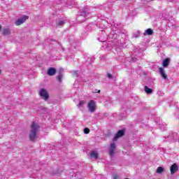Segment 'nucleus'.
Instances as JSON below:
<instances>
[{
	"instance_id": "obj_25",
	"label": "nucleus",
	"mask_w": 179,
	"mask_h": 179,
	"mask_svg": "<svg viewBox=\"0 0 179 179\" xmlns=\"http://www.w3.org/2000/svg\"><path fill=\"white\" fill-rule=\"evenodd\" d=\"M90 132V129L89 128L85 127V128L84 129V134H89Z\"/></svg>"
},
{
	"instance_id": "obj_30",
	"label": "nucleus",
	"mask_w": 179,
	"mask_h": 179,
	"mask_svg": "<svg viewBox=\"0 0 179 179\" xmlns=\"http://www.w3.org/2000/svg\"><path fill=\"white\" fill-rule=\"evenodd\" d=\"M107 76H108V78H109V79H113V75H111L110 73H108L107 74Z\"/></svg>"
},
{
	"instance_id": "obj_21",
	"label": "nucleus",
	"mask_w": 179,
	"mask_h": 179,
	"mask_svg": "<svg viewBox=\"0 0 179 179\" xmlns=\"http://www.w3.org/2000/svg\"><path fill=\"white\" fill-rule=\"evenodd\" d=\"M69 41L70 44H71V45H75V44H76V43H77V41H75V39H73V38H69Z\"/></svg>"
},
{
	"instance_id": "obj_5",
	"label": "nucleus",
	"mask_w": 179,
	"mask_h": 179,
	"mask_svg": "<svg viewBox=\"0 0 179 179\" xmlns=\"http://www.w3.org/2000/svg\"><path fill=\"white\" fill-rule=\"evenodd\" d=\"M90 14V10H89V7L85 6L83 8L81 12L79 13V16H83L84 17H86V16H89Z\"/></svg>"
},
{
	"instance_id": "obj_34",
	"label": "nucleus",
	"mask_w": 179,
	"mask_h": 179,
	"mask_svg": "<svg viewBox=\"0 0 179 179\" xmlns=\"http://www.w3.org/2000/svg\"><path fill=\"white\" fill-rule=\"evenodd\" d=\"M101 34H102V36H107L106 34V31H101Z\"/></svg>"
},
{
	"instance_id": "obj_35",
	"label": "nucleus",
	"mask_w": 179,
	"mask_h": 179,
	"mask_svg": "<svg viewBox=\"0 0 179 179\" xmlns=\"http://www.w3.org/2000/svg\"><path fill=\"white\" fill-rule=\"evenodd\" d=\"M176 9H178V10L179 11V5L176 6Z\"/></svg>"
},
{
	"instance_id": "obj_37",
	"label": "nucleus",
	"mask_w": 179,
	"mask_h": 179,
	"mask_svg": "<svg viewBox=\"0 0 179 179\" xmlns=\"http://www.w3.org/2000/svg\"><path fill=\"white\" fill-rule=\"evenodd\" d=\"M120 117H122V120H123V119H124V117H122V115H120Z\"/></svg>"
},
{
	"instance_id": "obj_23",
	"label": "nucleus",
	"mask_w": 179,
	"mask_h": 179,
	"mask_svg": "<svg viewBox=\"0 0 179 179\" xmlns=\"http://www.w3.org/2000/svg\"><path fill=\"white\" fill-rule=\"evenodd\" d=\"M152 85H155V82H153V80H149L148 81V86H152Z\"/></svg>"
},
{
	"instance_id": "obj_17",
	"label": "nucleus",
	"mask_w": 179,
	"mask_h": 179,
	"mask_svg": "<svg viewBox=\"0 0 179 179\" xmlns=\"http://www.w3.org/2000/svg\"><path fill=\"white\" fill-rule=\"evenodd\" d=\"M159 128H160V129H162V131H166V129H167V127L166 124L164 123L162 124H158Z\"/></svg>"
},
{
	"instance_id": "obj_33",
	"label": "nucleus",
	"mask_w": 179,
	"mask_h": 179,
	"mask_svg": "<svg viewBox=\"0 0 179 179\" xmlns=\"http://www.w3.org/2000/svg\"><path fill=\"white\" fill-rule=\"evenodd\" d=\"M168 2H172L173 3H176V0H167Z\"/></svg>"
},
{
	"instance_id": "obj_8",
	"label": "nucleus",
	"mask_w": 179,
	"mask_h": 179,
	"mask_svg": "<svg viewBox=\"0 0 179 179\" xmlns=\"http://www.w3.org/2000/svg\"><path fill=\"white\" fill-rule=\"evenodd\" d=\"M115 149H117V146L115 145V143H112L110 144V148H109V155L110 156H113L115 155Z\"/></svg>"
},
{
	"instance_id": "obj_20",
	"label": "nucleus",
	"mask_w": 179,
	"mask_h": 179,
	"mask_svg": "<svg viewBox=\"0 0 179 179\" xmlns=\"http://www.w3.org/2000/svg\"><path fill=\"white\" fill-rule=\"evenodd\" d=\"M141 36V32L139 31H136L133 34V38H138Z\"/></svg>"
},
{
	"instance_id": "obj_24",
	"label": "nucleus",
	"mask_w": 179,
	"mask_h": 179,
	"mask_svg": "<svg viewBox=\"0 0 179 179\" xmlns=\"http://www.w3.org/2000/svg\"><path fill=\"white\" fill-rule=\"evenodd\" d=\"M136 61H138V57H131V62H136Z\"/></svg>"
},
{
	"instance_id": "obj_3",
	"label": "nucleus",
	"mask_w": 179,
	"mask_h": 179,
	"mask_svg": "<svg viewBox=\"0 0 179 179\" xmlns=\"http://www.w3.org/2000/svg\"><path fill=\"white\" fill-rule=\"evenodd\" d=\"M167 142H177L178 141V134L177 133H172L166 137Z\"/></svg>"
},
{
	"instance_id": "obj_10",
	"label": "nucleus",
	"mask_w": 179,
	"mask_h": 179,
	"mask_svg": "<svg viewBox=\"0 0 179 179\" xmlns=\"http://www.w3.org/2000/svg\"><path fill=\"white\" fill-rule=\"evenodd\" d=\"M57 73V69L54 67H50L47 71V75L54 76Z\"/></svg>"
},
{
	"instance_id": "obj_6",
	"label": "nucleus",
	"mask_w": 179,
	"mask_h": 179,
	"mask_svg": "<svg viewBox=\"0 0 179 179\" xmlns=\"http://www.w3.org/2000/svg\"><path fill=\"white\" fill-rule=\"evenodd\" d=\"M29 19V16L27 15H24L22 17L19 18L18 20L15 21V24L16 26H20V24H23L26 20Z\"/></svg>"
},
{
	"instance_id": "obj_27",
	"label": "nucleus",
	"mask_w": 179,
	"mask_h": 179,
	"mask_svg": "<svg viewBox=\"0 0 179 179\" xmlns=\"http://www.w3.org/2000/svg\"><path fill=\"white\" fill-rule=\"evenodd\" d=\"M99 41H101L102 43H104V41H106V38L101 37V38H98Z\"/></svg>"
},
{
	"instance_id": "obj_11",
	"label": "nucleus",
	"mask_w": 179,
	"mask_h": 179,
	"mask_svg": "<svg viewBox=\"0 0 179 179\" xmlns=\"http://www.w3.org/2000/svg\"><path fill=\"white\" fill-rule=\"evenodd\" d=\"M159 75H161L162 78L166 80L167 79V74H166V71H164V69L159 67Z\"/></svg>"
},
{
	"instance_id": "obj_22",
	"label": "nucleus",
	"mask_w": 179,
	"mask_h": 179,
	"mask_svg": "<svg viewBox=\"0 0 179 179\" xmlns=\"http://www.w3.org/2000/svg\"><path fill=\"white\" fill-rule=\"evenodd\" d=\"M58 26H64V24H65V21L64 20H59V22H57Z\"/></svg>"
},
{
	"instance_id": "obj_40",
	"label": "nucleus",
	"mask_w": 179,
	"mask_h": 179,
	"mask_svg": "<svg viewBox=\"0 0 179 179\" xmlns=\"http://www.w3.org/2000/svg\"><path fill=\"white\" fill-rule=\"evenodd\" d=\"M98 93H100V90L98 91Z\"/></svg>"
},
{
	"instance_id": "obj_7",
	"label": "nucleus",
	"mask_w": 179,
	"mask_h": 179,
	"mask_svg": "<svg viewBox=\"0 0 179 179\" xmlns=\"http://www.w3.org/2000/svg\"><path fill=\"white\" fill-rule=\"evenodd\" d=\"M125 135V131L123 129L119 130L117 134H115V137L113 138V141H117L119 138L124 136Z\"/></svg>"
},
{
	"instance_id": "obj_36",
	"label": "nucleus",
	"mask_w": 179,
	"mask_h": 179,
	"mask_svg": "<svg viewBox=\"0 0 179 179\" xmlns=\"http://www.w3.org/2000/svg\"><path fill=\"white\" fill-rule=\"evenodd\" d=\"M112 26H115V24L113 22Z\"/></svg>"
},
{
	"instance_id": "obj_16",
	"label": "nucleus",
	"mask_w": 179,
	"mask_h": 179,
	"mask_svg": "<svg viewBox=\"0 0 179 179\" xmlns=\"http://www.w3.org/2000/svg\"><path fill=\"white\" fill-rule=\"evenodd\" d=\"M145 92L147 93V94H152V93H153V90H152V88H149L148 86H145Z\"/></svg>"
},
{
	"instance_id": "obj_2",
	"label": "nucleus",
	"mask_w": 179,
	"mask_h": 179,
	"mask_svg": "<svg viewBox=\"0 0 179 179\" xmlns=\"http://www.w3.org/2000/svg\"><path fill=\"white\" fill-rule=\"evenodd\" d=\"M39 95L41 96V99L47 101L50 99V94L47 92V90L42 88L39 92Z\"/></svg>"
},
{
	"instance_id": "obj_19",
	"label": "nucleus",
	"mask_w": 179,
	"mask_h": 179,
	"mask_svg": "<svg viewBox=\"0 0 179 179\" xmlns=\"http://www.w3.org/2000/svg\"><path fill=\"white\" fill-rule=\"evenodd\" d=\"M163 171H164V168H163L162 166H159L157 169L156 173H157V174H162V173H163Z\"/></svg>"
},
{
	"instance_id": "obj_28",
	"label": "nucleus",
	"mask_w": 179,
	"mask_h": 179,
	"mask_svg": "<svg viewBox=\"0 0 179 179\" xmlns=\"http://www.w3.org/2000/svg\"><path fill=\"white\" fill-rule=\"evenodd\" d=\"M74 76L77 78L79 76V71H74Z\"/></svg>"
},
{
	"instance_id": "obj_26",
	"label": "nucleus",
	"mask_w": 179,
	"mask_h": 179,
	"mask_svg": "<svg viewBox=\"0 0 179 179\" xmlns=\"http://www.w3.org/2000/svg\"><path fill=\"white\" fill-rule=\"evenodd\" d=\"M83 104H85V101H80L78 107H83Z\"/></svg>"
},
{
	"instance_id": "obj_39",
	"label": "nucleus",
	"mask_w": 179,
	"mask_h": 179,
	"mask_svg": "<svg viewBox=\"0 0 179 179\" xmlns=\"http://www.w3.org/2000/svg\"><path fill=\"white\" fill-rule=\"evenodd\" d=\"M1 73H2V71L1 70H0V75H1Z\"/></svg>"
},
{
	"instance_id": "obj_12",
	"label": "nucleus",
	"mask_w": 179,
	"mask_h": 179,
	"mask_svg": "<svg viewBox=\"0 0 179 179\" xmlns=\"http://www.w3.org/2000/svg\"><path fill=\"white\" fill-rule=\"evenodd\" d=\"M153 29L148 28L146 29L143 34L144 36H152L153 35Z\"/></svg>"
},
{
	"instance_id": "obj_13",
	"label": "nucleus",
	"mask_w": 179,
	"mask_h": 179,
	"mask_svg": "<svg viewBox=\"0 0 179 179\" xmlns=\"http://www.w3.org/2000/svg\"><path fill=\"white\" fill-rule=\"evenodd\" d=\"M63 78H64V74H62L60 71L59 72L58 76L56 77V79L57 80H58L59 83H62Z\"/></svg>"
},
{
	"instance_id": "obj_38",
	"label": "nucleus",
	"mask_w": 179,
	"mask_h": 179,
	"mask_svg": "<svg viewBox=\"0 0 179 179\" xmlns=\"http://www.w3.org/2000/svg\"><path fill=\"white\" fill-rule=\"evenodd\" d=\"M81 22H86V19H85V20H83V21H81Z\"/></svg>"
},
{
	"instance_id": "obj_15",
	"label": "nucleus",
	"mask_w": 179,
	"mask_h": 179,
	"mask_svg": "<svg viewBox=\"0 0 179 179\" xmlns=\"http://www.w3.org/2000/svg\"><path fill=\"white\" fill-rule=\"evenodd\" d=\"M3 36H9V34H10V29L4 28L3 29Z\"/></svg>"
},
{
	"instance_id": "obj_1",
	"label": "nucleus",
	"mask_w": 179,
	"mask_h": 179,
	"mask_svg": "<svg viewBox=\"0 0 179 179\" xmlns=\"http://www.w3.org/2000/svg\"><path fill=\"white\" fill-rule=\"evenodd\" d=\"M38 128H40L38 124L36 123V122H32L29 134V141H31V142H36V140L38 139V136H37Z\"/></svg>"
},
{
	"instance_id": "obj_14",
	"label": "nucleus",
	"mask_w": 179,
	"mask_h": 179,
	"mask_svg": "<svg viewBox=\"0 0 179 179\" xmlns=\"http://www.w3.org/2000/svg\"><path fill=\"white\" fill-rule=\"evenodd\" d=\"M169 64H170V59L169 58L165 59L162 62V65L164 68H167Z\"/></svg>"
},
{
	"instance_id": "obj_4",
	"label": "nucleus",
	"mask_w": 179,
	"mask_h": 179,
	"mask_svg": "<svg viewBox=\"0 0 179 179\" xmlns=\"http://www.w3.org/2000/svg\"><path fill=\"white\" fill-rule=\"evenodd\" d=\"M90 113H94L96 111V102L93 100H90L87 105Z\"/></svg>"
},
{
	"instance_id": "obj_9",
	"label": "nucleus",
	"mask_w": 179,
	"mask_h": 179,
	"mask_svg": "<svg viewBox=\"0 0 179 179\" xmlns=\"http://www.w3.org/2000/svg\"><path fill=\"white\" fill-rule=\"evenodd\" d=\"M171 174H176L178 171V165L176 163L172 164L170 167Z\"/></svg>"
},
{
	"instance_id": "obj_18",
	"label": "nucleus",
	"mask_w": 179,
	"mask_h": 179,
	"mask_svg": "<svg viewBox=\"0 0 179 179\" xmlns=\"http://www.w3.org/2000/svg\"><path fill=\"white\" fill-rule=\"evenodd\" d=\"M90 157H93L94 159H99V153L98 152H96L94 151H92L90 154Z\"/></svg>"
},
{
	"instance_id": "obj_32",
	"label": "nucleus",
	"mask_w": 179,
	"mask_h": 179,
	"mask_svg": "<svg viewBox=\"0 0 179 179\" xmlns=\"http://www.w3.org/2000/svg\"><path fill=\"white\" fill-rule=\"evenodd\" d=\"M113 178H114V179H119L120 177L118 176V175H115V176H113Z\"/></svg>"
},
{
	"instance_id": "obj_29",
	"label": "nucleus",
	"mask_w": 179,
	"mask_h": 179,
	"mask_svg": "<svg viewBox=\"0 0 179 179\" xmlns=\"http://www.w3.org/2000/svg\"><path fill=\"white\" fill-rule=\"evenodd\" d=\"M100 59H101V61H106V56H104V55L101 56Z\"/></svg>"
},
{
	"instance_id": "obj_41",
	"label": "nucleus",
	"mask_w": 179,
	"mask_h": 179,
	"mask_svg": "<svg viewBox=\"0 0 179 179\" xmlns=\"http://www.w3.org/2000/svg\"><path fill=\"white\" fill-rule=\"evenodd\" d=\"M151 1H154V0H151Z\"/></svg>"
},
{
	"instance_id": "obj_31",
	"label": "nucleus",
	"mask_w": 179,
	"mask_h": 179,
	"mask_svg": "<svg viewBox=\"0 0 179 179\" xmlns=\"http://www.w3.org/2000/svg\"><path fill=\"white\" fill-rule=\"evenodd\" d=\"M160 121V117H157L156 119H155V122H156V124H159V122Z\"/></svg>"
}]
</instances>
